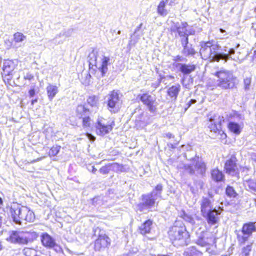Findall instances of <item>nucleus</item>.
Returning <instances> with one entry per match:
<instances>
[{
    "mask_svg": "<svg viewBox=\"0 0 256 256\" xmlns=\"http://www.w3.org/2000/svg\"><path fill=\"white\" fill-rule=\"evenodd\" d=\"M83 118V124L85 126H90V118L89 116H86L82 118Z\"/></svg>",
    "mask_w": 256,
    "mask_h": 256,
    "instance_id": "nucleus-47",
    "label": "nucleus"
},
{
    "mask_svg": "<svg viewBox=\"0 0 256 256\" xmlns=\"http://www.w3.org/2000/svg\"><path fill=\"white\" fill-rule=\"evenodd\" d=\"M152 222L150 220H146L139 228V230L141 234H146L150 232Z\"/></svg>",
    "mask_w": 256,
    "mask_h": 256,
    "instance_id": "nucleus-26",
    "label": "nucleus"
},
{
    "mask_svg": "<svg viewBox=\"0 0 256 256\" xmlns=\"http://www.w3.org/2000/svg\"><path fill=\"white\" fill-rule=\"evenodd\" d=\"M60 148L61 147L60 146H54L49 150V155L50 156H56L60 152Z\"/></svg>",
    "mask_w": 256,
    "mask_h": 256,
    "instance_id": "nucleus-40",
    "label": "nucleus"
},
{
    "mask_svg": "<svg viewBox=\"0 0 256 256\" xmlns=\"http://www.w3.org/2000/svg\"><path fill=\"white\" fill-rule=\"evenodd\" d=\"M166 136L168 138H174V136L170 132H168V133L166 134Z\"/></svg>",
    "mask_w": 256,
    "mask_h": 256,
    "instance_id": "nucleus-55",
    "label": "nucleus"
},
{
    "mask_svg": "<svg viewBox=\"0 0 256 256\" xmlns=\"http://www.w3.org/2000/svg\"><path fill=\"white\" fill-rule=\"evenodd\" d=\"M28 94L30 97H33L35 94V90L34 88L30 89L28 92Z\"/></svg>",
    "mask_w": 256,
    "mask_h": 256,
    "instance_id": "nucleus-53",
    "label": "nucleus"
},
{
    "mask_svg": "<svg viewBox=\"0 0 256 256\" xmlns=\"http://www.w3.org/2000/svg\"><path fill=\"white\" fill-rule=\"evenodd\" d=\"M224 168L226 172L232 176H236L238 174V168L234 161H226Z\"/></svg>",
    "mask_w": 256,
    "mask_h": 256,
    "instance_id": "nucleus-18",
    "label": "nucleus"
},
{
    "mask_svg": "<svg viewBox=\"0 0 256 256\" xmlns=\"http://www.w3.org/2000/svg\"><path fill=\"white\" fill-rule=\"evenodd\" d=\"M186 169L189 170V172L190 173H192L194 171V170L190 166H188L187 168H186Z\"/></svg>",
    "mask_w": 256,
    "mask_h": 256,
    "instance_id": "nucleus-57",
    "label": "nucleus"
},
{
    "mask_svg": "<svg viewBox=\"0 0 256 256\" xmlns=\"http://www.w3.org/2000/svg\"><path fill=\"white\" fill-rule=\"evenodd\" d=\"M196 100H194V99H192L190 100V101L188 102V106H191V104H194L196 102Z\"/></svg>",
    "mask_w": 256,
    "mask_h": 256,
    "instance_id": "nucleus-56",
    "label": "nucleus"
},
{
    "mask_svg": "<svg viewBox=\"0 0 256 256\" xmlns=\"http://www.w3.org/2000/svg\"><path fill=\"white\" fill-rule=\"evenodd\" d=\"M110 170H112V168H110V166H108L102 168L100 169V171L102 174H106L108 173Z\"/></svg>",
    "mask_w": 256,
    "mask_h": 256,
    "instance_id": "nucleus-48",
    "label": "nucleus"
},
{
    "mask_svg": "<svg viewBox=\"0 0 256 256\" xmlns=\"http://www.w3.org/2000/svg\"><path fill=\"white\" fill-rule=\"evenodd\" d=\"M38 102V99L36 98L34 100H32L31 101V104L32 105H34L35 103H36Z\"/></svg>",
    "mask_w": 256,
    "mask_h": 256,
    "instance_id": "nucleus-60",
    "label": "nucleus"
},
{
    "mask_svg": "<svg viewBox=\"0 0 256 256\" xmlns=\"http://www.w3.org/2000/svg\"><path fill=\"white\" fill-rule=\"evenodd\" d=\"M100 58V64L98 69L101 72L102 76H104L108 70V66L110 64V58L106 56H102Z\"/></svg>",
    "mask_w": 256,
    "mask_h": 256,
    "instance_id": "nucleus-17",
    "label": "nucleus"
},
{
    "mask_svg": "<svg viewBox=\"0 0 256 256\" xmlns=\"http://www.w3.org/2000/svg\"><path fill=\"white\" fill-rule=\"evenodd\" d=\"M176 144H168V146L170 148H176Z\"/></svg>",
    "mask_w": 256,
    "mask_h": 256,
    "instance_id": "nucleus-58",
    "label": "nucleus"
},
{
    "mask_svg": "<svg viewBox=\"0 0 256 256\" xmlns=\"http://www.w3.org/2000/svg\"><path fill=\"white\" fill-rule=\"evenodd\" d=\"M176 66L179 68V70L184 74H188L194 72L196 69V66L191 64H185L182 63H174Z\"/></svg>",
    "mask_w": 256,
    "mask_h": 256,
    "instance_id": "nucleus-16",
    "label": "nucleus"
},
{
    "mask_svg": "<svg viewBox=\"0 0 256 256\" xmlns=\"http://www.w3.org/2000/svg\"><path fill=\"white\" fill-rule=\"evenodd\" d=\"M22 252L26 256H38L36 250L32 248H26Z\"/></svg>",
    "mask_w": 256,
    "mask_h": 256,
    "instance_id": "nucleus-34",
    "label": "nucleus"
},
{
    "mask_svg": "<svg viewBox=\"0 0 256 256\" xmlns=\"http://www.w3.org/2000/svg\"><path fill=\"white\" fill-rule=\"evenodd\" d=\"M200 46V54L202 58L210 62H218L220 60H226L230 58V55L235 52L234 48L228 49L226 46L224 47L223 50L225 52H228L227 53L218 52L220 48L218 45L210 41L202 42Z\"/></svg>",
    "mask_w": 256,
    "mask_h": 256,
    "instance_id": "nucleus-1",
    "label": "nucleus"
},
{
    "mask_svg": "<svg viewBox=\"0 0 256 256\" xmlns=\"http://www.w3.org/2000/svg\"><path fill=\"white\" fill-rule=\"evenodd\" d=\"M188 24L186 22H181L180 24H178V26H176V30L178 34L180 36H183L186 35H188V34H192L191 32L188 33V30H186V26Z\"/></svg>",
    "mask_w": 256,
    "mask_h": 256,
    "instance_id": "nucleus-27",
    "label": "nucleus"
},
{
    "mask_svg": "<svg viewBox=\"0 0 256 256\" xmlns=\"http://www.w3.org/2000/svg\"><path fill=\"white\" fill-rule=\"evenodd\" d=\"M250 236L248 235H244L243 234V236H238V239L239 244L240 246L244 245L245 244L246 242L248 240Z\"/></svg>",
    "mask_w": 256,
    "mask_h": 256,
    "instance_id": "nucleus-42",
    "label": "nucleus"
},
{
    "mask_svg": "<svg viewBox=\"0 0 256 256\" xmlns=\"http://www.w3.org/2000/svg\"><path fill=\"white\" fill-rule=\"evenodd\" d=\"M254 58H256V50L254 51Z\"/></svg>",
    "mask_w": 256,
    "mask_h": 256,
    "instance_id": "nucleus-64",
    "label": "nucleus"
},
{
    "mask_svg": "<svg viewBox=\"0 0 256 256\" xmlns=\"http://www.w3.org/2000/svg\"><path fill=\"white\" fill-rule=\"evenodd\" d=\"M108 106L109 110L114 113L117 112L120 106L121 101L120 99L118 94L114 90L108 96Z\"/></svg>",
    "mask_w": 256,
    "mask_h": 256,
    "instance_id": "nucleus-9",
    "label": "nucleus"
},
{
    "mask_svg": "<svg viewBox=\"0 0 256 256\" xmlns=\"http://www.w3.org/2000/svg\"><path fill=\"white\" fill-rule=\"evenodd\" d=\"M3 203L2 200L1 198H0V206L2 205Z\"/></svg>",
    "mask_w": 256,
    "mask_h": 256,
    "instance_id": "nucleus-63",
    "label": "nucleus"
},
{
    "mask_svg": "<svg viewBox=\"0 0 256 256\" xmlns=\"http://www.w3.org/2000/svg\"><path fill=\"white\" fill-rule=\"evenodd\" d=\"M86 168L89 171L92 172H95V168L94 164H88Z\"/></svg>",
    "mask_w": 256,
    "mask_h": 256,
    "instance_id": "nucleus-50",
    "label": "nucleus"
},
{
    "mask_svg": "<svg viewBox=\"0 0 256 256\" xmlns=\"http://www.w3.org/2000/svg\"><path fill=\"white\" fill-rule=\"evenodd\" d=\"M110 244V239L105 234H100L97 238V248L99 250L108 248Z\"/></svg>",
    "mask_w": 256,
    "mask_h": 256,
    "instance_id": "nucleus-14",
    "label": "nucleus"
},
{
    "mask_svg": "<svg viewBox=\"0 0 256 256\" xmlns=\"http://www.w3.org/2000/svg\"><path fill=\"white\" fill-rule=\"evenodd\" d=\"M2 220H3V218H2V216H0V227H1V226H2Z\"/></svg>",
    "mask_w": 256,
    "mask_h": 256,
    "instance_id": "nucleus-61",
    "label": "nucleus"
},
{
    "mask_svg": "<svg viewBox=\"0 0 256 256\" xmlns=\"http://www.w3.org/2000/svg\"><path fill=\"white\" fill-rule=\"evenodd\" d=\"M14 68L15 65L12 60H5L2 66L3 74L5 76H10V78H11L12 77L10 76L12 75V72Z\"/></svg>",
    "mask_w": 256,
    "mask_h": 256,
    "instance_id": "nucleus-15",
    "label": "nucleus"
},
{
    "mask_svg": "<svg viewBox=\"0 0 256 256\" xmlns=\"http://www.w3.org/2000/svg\"><path fill=\"white\" fill-rule=\"evenodd\" d=\"M212 178L216 182L222 181L224 179V175L222 172L218 169H214L212 171Z\"/></svg>",
    "mask_w": 256,
    "mask_h": 256,
    "instance_id": "nucleus-29",
    "label": "nucleus"
},
{
    "mask_svg": "<svg viewBox=\"0 0 256 256\" xmlns=\"http://www.w3.org/2000/svg\"><path fill=\"white\" fill-rule=\"evenodd\" d=\"M208 121L207 126L210 130L216 134L220 130L221 124L224 121V117L216 114H210L208 116Z\"/></svg>",
    "mask_w": 256,
    "mask_h": 256,
    "instance_id": "nucleus-8",
    "label": "nucleus"
},
{
    "mask_svg": "<svg viewBox=\"0 0 256 256\" xmlns=\"http://www.w3.org/2000/svg\"><path fill=\"white\" fill-rule=\"evenodd\" d=\"M196 188L194 189L193 187L191 188V190L193 193H196L198 192V189H202L203 187V182L202 181H198L195 183Z\"/></svg>",
    "mask_w": 256,
    "mask_h": 256,
    "instance_id": "nucleus-43",
    "label": "nucleus"
},
{
    "mask_svg": "<svg viewBox=\"0 0 256 256\" xmlns=\"http://www.w3.org/2000/svg\"><path fill=\"white\" fill-rule=\"evenodd\" d=\"M37 236V234L35 232H24L12 231L10 232L9 236L6 238V240L12 243L27 244L28 242L33 241Z\"/></svg>",
    "mask_w": 256,
    "mask_h": 256,
    "instance_id": "nucleus-4",
    "label": "nucleus"
},
{
    "mask_svg": "<svg viewBox=\"0 0 256 256\" xmlns=\"http://www.w3.org/2000/svg\"><path fill=\"white\" fill-rule=\"evenodd\" d=\"M169 238L176 246L187 245L190 241V235L186 228L176 224L172 226L168 232Z\"/></svg>",
    "mask_w": 256,
    "mask_h": 256,
    "instance_id": "nucleus-2",
    "label": "nucleus"
},
{
    "mask_svg": "<svg viewBox=\"0 0 256 256\" xmlns=\"http://www.w3.org/2000/svg\"><path fill=\"white\" fill-rule=\"evenodd\" d=\"M251 78H246L244 79V88L245 90H248L250 89V86L251 84Z\"/></svg>",
    "mask_w": 256,
    "mask_h": 256,
    "instance_id": "nucleus-44",
    "label": "nucleus"
},
{
    "mask_svg": "<svg viewBox=\"0 0 256 256\" xmlns=\"http://www.w3.org/2000/svg\"><path fill=\"white\" fill-rule=\"evenodd\" d=\"M142 26V24H140L135 30L133 35L131 36V39L129 40L128 42V46L130 47L134 46L140 37L142 35V32L138 33Z\"/></svg>",
    "mask_w": 256,
    "mask_h": 256,
    "instance_id": "nucleus-21",
    "label": "nucleus"
},
{
    "mask_svg": "<svg viewBox=\"0 0 256 256\" xmlns=\"http://www.w3.org/2000/svg\"><path fill=\"white\" fill-rule=\"evenodd\" d=\"M212 242V238H202L198 240V244L202 246L210 244Z\"/></svg>",
    "mask_w": 256,
    "mask_h": 256,
    "instance_id": "nucleus-38",
    "label": "nucleus"
},
{
    "mask_svg": "<svg viewBox=\"0 0 256 256\" xmlns=\"http://www.w3.org/2000/svg\"><path fill=\"white\" fill-rule=\"evenodd\" d=\"M140 100L147 106L150 112H156L158 103L154 96H151L147 93L143 94L140 96Z\"/></svg>",
    "mask_w": 256,
    "mask_h": 256,
    "instance_id": "nucleus-11",
    "label": "nucleus"
},
{
    "mask_svg": "<svg viewBox=\"0 0 256 256\" xmlns=\"http://www.w3.org/2000/svg\"><path fill=\"white\" fill-rule=\"evenodd\" d=\"M166 4V0H162L157 8L158 13L162 16H166L168 14V12L165 8Z\"/></svg>",
    "mask_w": 256,
    "mask_h": 256,
    "instance_id": "nucleus-30",
    "label": "nucleus"
},
{
    "mask_svg": "<svg viewBox=\"0 0 256 256\" xmlns=\"http://www.w3.org/2000/svg\"><path fill=\"white\" fill-rule=\"evenodd\" d=\"M183 58L179 55H178L176 56H174L173 57V60L174 62H182L183 61Z\"/></svg>",
    "mask_w": 256,
    "mask_h": 256,
    "instance_id": "nucleus-51",
    "label": "nucleus"
},
{
    "mask_svg": "<svg viewBox=\"0 0 256 256\" xmlns=\"http://www.w3.org/2000/svg\"><path fill=\"white\" fill-rule=\"evenodd\" d=\"M112 126L104 119H100L97 122V134L104 135L112 130Z\"/></svg>",
    "mask_w": 256,
    "mask_h": 256,
    "instance_id": "nucleus-13",
    "label": "nucleus"
},
{
    "mask_svg": "<svg viewBox=\"0 0 256 256\" xmlns=\"http://www.w3.org/2000/svg\"><path fill=\"white\" fill-rule=\"evenodd\" d=\"M218 214H220V213L215 209L210 210L206 214H205V216H208V223L211 224H216L218 220L217 216Z\"/></svg>",
    "mask_w": 256,
    "mask_h": 256,
    "instance_id": "nucleus-23",
    "label": "nucleus"
},
{
    "mask_svg": "<svg viewBox=\"0 0 256 256\" xmlns=\"http://www.w3.org/2000/svg\"><path fill=\"white\" fill-rule=\"evenodd\" d=\"M180 86L178 84L170 87L168 90V94L171 98H174L176 99L179 92L180 91Z\"/></svg>",
    "mask_w": 256,
    "mask_h": 256,
    "instance_id": "nucleus-28",
    "label": "nucleus"
},
{
    "mask_svg": "<svg viewBox=\"0 0 256 256\" xmlns=\"http://www.w3.org/2000/svg\"><path fill=\"white\" fill-rule=\"evenodd\" d=\"M34 78V76L33 75H32V74H30V73H27L24 76V78L25 80H32V79H33Z\"/></svg>",
    "mask_w": 256,
    "mask_h": 256,
    "instance_id": "nucleus-52",
    "label": "nucleus"
},
{
    "mask_svg": "<svg viewBox=\"0 0 256 256\" xmlns=\"http://www.w3.org/2000/svg\"><path fill=\"white\" fill-rule=\"evenodd\" d=\"M46 92L49 100L52 101L58 93V88L56 85L49 83L46 88Z\"/></svg>",
    "mask_w": 256,
    "mask_h": 256,
    "instance_id": "nucleus-19",
    "label": "nucleus"
},
{
    "mask_svg": "<svg viewBox=\"0 0 256 256\" xmlns=\"http://www.w3.org/2000/svg\"><path fill=\"white\" fill-rule=\"evenodd\" d=\"M89 62V74L86 76V80L83 82L85 85H88L91 82L90 78L94 76L96 74V54L94 50H92L88 56Z\"/></svg>",
    "mask_w": 256,
    "mask_h": 256,
    "instance_id": "nucleus-10",
    "label": "nucleus"
},
{
    "mask_svg": "<svg viewBox=\"0 0 256 256\" xmlns=\"http://www.w3.org/2000/svg\"><path fill=\"white\" fill-rule=\"evenodd\" d=\"M77 116L80 118H83L88 114V110L83 105H78L76 108Z\"/></svg>",
    "mask_w": 256,
    "mask_h": 256,
    "instance_id": "nucleus-31",
    "label": "nucleus"
},
{
    "mask_svg": "<svg viewBox=\"0 0 256 256\" xmlns=\"http://www.w3.org/2000/svg\"><path fill=\"white\" fill-rule=\"evenodd\" d=\"M182 47V53L186 56H193L196 54V51L191 44H188Z\"/></svg>",
    "mask_w": 256,
    "mask_h": 256,
    "instance_id": "nucleus-25",
    "label": "nucleus"
},
{
    "mask_svg": "<svg viewBox=\"0 0 256 256\" xmlns=\"http://www.w3.org/2000/svg\"><path fill=\"white\" fill-rule=\"evenodd\" d=\"M194 168L197 170L200 173L202 174L206 169V166L203 161H196Z\"/></svg>",
    "mask_w": 256,
    "mask_h": 256,
    "instance_id": "nucleus-35",
    "label": "nucleus"
},
{
    "mask_svg": "<svg viewBox=\"0 0 256 256\" xmlns=\"http://www.w3.org/2000/svg\"><path fill=\"white\" fill-rule=\"evenodd\" d=\"M72 29H68L66 31L62 32L59 34L57 35L54 38L50 40V42L54 44L55 45L62 43V40L58 41L57 39L61 36H64L66 38L69 37L72 34Z\"/></svg>",
    "mask_w": 256,
    "mask_h": 256,
    "instance_id": "nucleus-24",
    "label": "nucleus"
},
{
    "mask_svg": "<svg viewBox=\"0 0 256 256\" xmlns=\"http://www.w3.org/2000/svg\"><path fill=\"white\" fill-rule=\"evenodd\" d=\"M88 103L91 106H96V100L94 96H90L87 100Z\"/></svg>",
    "mask_w": 256,
    "mask_h": 256,
    "instance_id": "nucleus-45",
    "label": "nucleus"
},
{
    "mask_svg": "<svg viewBox=\"0 0 256 256\" xmlns=\"http://www.w3.org/2000/svg\"><path fill=\"white\" fill-rule=\"evenodd\" d=\"M218 77V86L223 88H230L234 86L236 78L233 76L232 72L222 70L216 72Z\"/></svg>",
    "mask_w": 256,
    "mask_h": 256,
    "instance_id": "nucleus-6",
    "label": "nucleus"
},
{
    "mask_svg": "<svg viewBox=\"0 0 256 256\" xmlns=\"http://www.w3.org/2000/svg\"><path fill=\"white\" fill-rule=\"evenodd\" d=\"M10 213L14 222L18 224L24 222H32L35 219L34 212L25 206L11 207Z\"/></svg>",
    "mask_w": 256,
    "mask_h": 256,
    "instance_id": "nucleus-3",
    "label": "nucleus"
},
{
    "mask_svg": "<svg viewBox=\"0 0 256 256\" xmlns=\"http://www.w3.org/2000/svg\"><path fill=\"white\" fill-rule=\"evenodd\" d=\"M41 242L42 245L47 248H54L58 252L62 251V248L56 242L54 239L46 232L42 234Z\"/></svg>",
    "mask_w": 256,
    "mask_h": 256,
    "instance_id": "nucleus-12",
    "label": "nucleus"
},
{
    "mask_svg": "<svg viewBox=\"0 0 256 256\" xmlns=\"http://www.w3.org/2000/svg\"><path fill=\"white\" fill-rule=\"evenodd\" d=\"M242 232L244 234L250 236L253 232H256L254 222H250L244 224Z\"/></svg>",
    "mask_w": 256,
    "mask_h": 256,
    "instance_id": "nucleus-20",
    "label": "nucleus"
},
{
    "mask_svg": "<svg viewBox=\"0 0 256 256\" xmlns=\"http://www.w3.org/2000/svg\"><path fill=\"white\" fill-rule=\"evenodd\" d=\"M229 119L228 128L229 130L236 135H238L242 132L243 124L237 123L234 120H238L244 118L243 116L236 111H232L227 114Z\"/></svg>",
    "mask_w": 256,
    "mask_h": 256,
    "instance_id": "nucleus-7",
    "label": "nucleus"
},
{
    "mask_svg": "<svg viewBox=\"0 0 256 256\" xmlns=\"http://www.w3.org/2000/svg\"><path fill=\"white\" fill-rule=\"evenodd\" d=\"M244 185L248 186L250 189L256 191V180H250L244 182Z\"/></svg>",
    "mask_w": 256,
    "mask_h": 256,
    "instance_id": "nucleus-39",
    "label": "nucleus"
},
{
    "mask_svg": "<svg viewBox=\"0 0 256 256\" xmlns=\"http://www.w3.org/2000/svg\"><path fill=\"white\" fill-rule=\"evenodd\" d=\"M110 168H112V170L116 172H124L126 170V168H124L123 166L120 165L117 162H114L112 164L110 165Z\"/></svg>",
    "mask_w": 256,
    "mask_h": 256,
    "instance_id": "nucleus-37",
    "label": "nucleus"
},
{
    "mask_svg": "<svg viewBox=\"0 0 256 256\" xmlns=\"http://www.w3.org/2000/svg\"><path fill=\"white\" fill-rule=\"evenodd\" d=\"M226 194L229 197H233L234 198L236 196V193L234 190V188L230 186H228L226 190Z\"/></svg>",
    "mask_w": 256,
    "mask_h": 256,
    "instance_id": "nucleus-41",
    "label": "nucleus"
},
{
    "mask_svg": "<svg viewBox=\"0 0 256 256\" xmlns=\"http://www.w3.org/2000/svg\"><path fill=\"white\" fill-rule=\"evenodd\" d=\"M182 147L183 148H186L187 150H190L191 149V146L189 145H187V146H185V145H183L182 146Z\"/></svg>",
    "mask_w": 256,
    "mask_h": 256,
    "instance_id": "nucleus-59",
    "label": "nucleus"
},
{
    "mask_svg": "<svg viewBox=\"0 0 256 256\" xmlns=\"http://www.w3.org/2000/svg\"><path fill=\"white\" fill-rule=\"evenodd\" d=\"M181 37V44L182 46L188 44V35Z\"/></svg>",
    "mask_w": 256,
    "mask_h": 256,
    "instance_id": "nucleus-46",
    "label": "nucleus"
},
{
    "mask_svg": "<svg viewBox=\"0 0 256 256\" xmlns=\"http://www.w3.org/2000/svg\"><path fill=\"white\" fill-rule=\"evenodd\" d=\"M162 188V186L158 184L151 194L142 196V202L138 205L140 211L154 206L156 200L160 196Z\"/></svg>",
    "mask_w": 256,
    "mask_h": 256,
    "instance_id": "nucleus-5",
    "label": "nucleus"
},
{
    "mask_svg": "<svg viewBox=\"0 0 256 256\" xmlns=\"http://www.w3.org/2000/svg\"><path fill=\"white\" fill-rule=\"evenodd\" d=\"M88 138L90 140L94 142L95 140V137L90 134H87Z\"/></svg>",
    "mask_w": 256,
    "mask_h": 256,
    "instance_id": "nucleus-54",
    "label": "nucleus"
},
{
    "mask_svg": "<svg viewBox=\"0 0 256 256\" xmlns=\"http://www.w3.org/2000/svg\"><path fill=\"white\" fill-rule=\"evenodd\" d=\"M214 136L217 137L218 138L221 140L222 143L226 144V134L221 129L217 132L216 134H214Z\"/></svg>",
    "mask_w": 256,
    "mask_h": 256,
    "instance_id": "nucleus-36",
    "label": "nucleus"
},
{
    "mask_svg": "<svg viewBox=\"0 0 256 256\" xmlns=\"http://www.w3.org/2000/svg\"><path fill=\"white\" fill-rule=\"evenodd\" d=\"M252 242L244 246L241 249L240 256H250L252 250Z\"/></svg>",
    "mask_w": 256,
    "mask_h": 256,
    "instance_id": "nucleus-32",
    "label": "nucleus"
},
{
    "mask_svg": "<svg viewBox=\"0 0 256 256\" xmlns=\"http://www.w3.org/2000/svg\"><path fill=\"white\" fill-rule=\"evenodd\" d=\"M184 218L188 222L191 224H194V220L191 216H189L188 215H184Z\"/></svg>",
    "mask_w": 256,
    "mask_h": 256,
    "instance_id": "nucleus-49",
    "label": "nucleus"
},
{
    "mask_svg": "<svg viewBox=\"0 0 256 256\" xmlns=\"http://www.w3.org/2000/svg\"><path fill=\"white\" fill-rule=\"evenodd\" d=\"M201 212L204 216L212 208L210 201L206 198H202L201 203Z\"/></svg>",
    "mask_w": 256,
    "mask_h": 256,
    "instance_id": "nucleus-22",
    "label": "nucleus"
},
{
    "mask_svg": "<svg viewBox=\"0 0 256 256\" xmlns=\"http://www.w3.org/2000/svg\"><path fill=\"white\" fill-rule=\"evenodd\" d=\"M220 32H222V33L224 32H226V31H225V30H223V29H222V28H220Z\"/></svg>",
    "mask_w": 256,
    "mask_h": 256,
    "instance_id": "nucleus-62",
    "label": "nucleus"
},
{
    "mask_svg": "<svg viewBox=\"0 0 256 256\" xmlns=\"http://www.w3.org/2000/svg\"><path fill=\"white\" fill-rule=\"evenodd\" d=\"M26 39V36L22 33L16 32L14 34V40L15 42H22Z\"/></svg>",
    "mask_w": 256,
    "mask_h": 256,
    "instance_id": "nucleus-33",
    "label": "nucleus"
}]
</instances>
